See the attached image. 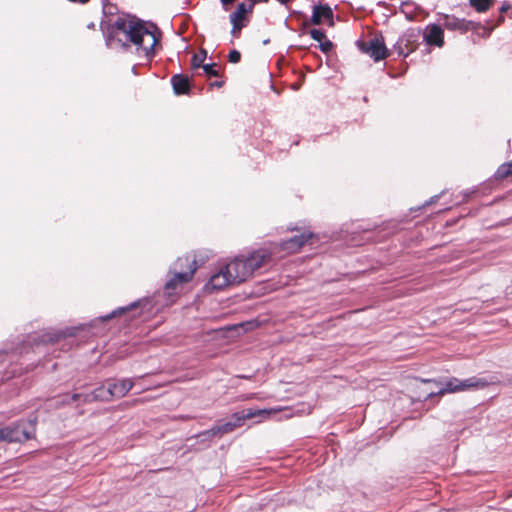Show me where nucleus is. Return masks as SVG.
<instances>
[{"instance_id":"obj_1","label":"nucleus","mask_w":512,"mask_h":512,"mask_svg":"<svg viewBox=\"0 0 512 512\" xmlns=\"http://www.w3.org/2000/svg\"><path fill=\"white\" fill-rule=\"evenodd\" d=\"M154 30H150L145 23L135 16L123 14L115 21L106 24L101 23V29L108 47L113 42H118L123 48L135 45L136 53L143 55L147 60L155 56V47L160 42L161 32L158 27L151 24Z\"/></svg>"},{"instance_id":"obj_2","label":"nucleus","mask_w":512,"mask_h":512,"mask_svg":"<svg viewBox=\"0 0 512 512\" xmlns=\"http://www.w3.org/2000/svg\"><path fill=\"white\" fill-rule=\"evenodd\" d=\"M274 262L273 252L268 248H259L247 257L237 256L225 265L227 273L235 284L245 282L253 273L264 266Z\"/></svg>"},{"instance_id":"obj_3","label":"nucleus","mask_w":512,"mask_h":512,"mask_svg":"<svg viewBox=\"0 0 512 512\" xmlns=\"http://www.w3.org/2000/svg\"><path fill=\"white\" fill-rule=\"evenodd\" d=\"M79 330L78 327H67L65 329L55 330L43 332L41 334H35L28 336L27 340L18 344L14 347L10 352V358L21 356L23 354H27L30 351L34 350V348L40 347V345H46L49 343H55L60 341L61 339H65L68 337H74Z\"/></svg>"},{"instance_id":"obj_4","label":"nucleus","mask_w":512,"mask_h":512,"mask_svg":"<svg viewBox=\"0 0 512 512\" xmlns=\"http://www.w3.org/2000/svg\"><path fill=\"white\" fill-rule=\"evenodd\" d=\"M38 416L35 413L27 419H19L4 427H0V441L8 443H23L33 439L36 433Z\"/></svg>"},{"instance_id":"obj_5","label":"nucleus","mask_w":512,"mask_h":512,"mask_svg":"<svg viewBox=\"0 0 512 512\" xmlns=\"http://www.w3.org/2000/svg\"><path fill=\"white\" fill-rule=\"evenodd\" d=\"M270 411L266 409H243L233 413L226 421L221 419L210 428V434L217 435V438H222L226 434L234 432L236 429L242 427L249 419L260 416L270 415Z\"/></svg>"},{"instance_id":"obj_6","label":"nucleus","mask_w":512,"mask_h":512,"mask_svg":"<svg viewBox=\"0 0 512 512\" xmlns=\"http://www.w3.org/2000/svg\"><path fill=\"white\" fill-rule=\"evenodd\" d=\"M425 383H434L439 386L438 391H432L427 394L424 401L433 399L436 396H443L446 393H455L475 388H484L488 385L485 379L470 377L465 380H459L456 377H451L445 381L437 379H423Z\"/></svg>"},{"instance_id":"obj_7","label":"nucleus","mask_w":512,"mask_h":512,"mask_svg":"<svg viewBox=\"0 0 512 512\" xmlns=\"http://www.w3.org/2000/svg\"><path fill=\"white\" fill-rule=\"evenodd\" d=\"M197 270L196 260L191 256L179 257L169 270L172 277L165 283L164 289L170 295L178 285L189 282Z\"/></svg>"},{"instance_id":"obj_8","label":"nucleus","mask_w":512,"mask_h":512,"mask_svg":"<svg viewBox=\"0 0 512 512\" xmlns=\"http://www.w3.org/2000/svg\"><path fill=\"white\" fill-rule=\"evenodd\" d=\"M106 385H100L91 392L88 393H74L72 395H66L62 403L70 404L72 402H82V403H93V402H109L113 397V392L111 390L110 380H107Z\"/></svg>"},{"instance_id":"obj_9","label":"nucleus","mask_w":512,"mask_h":512,"mask_svg":"<svg viewBox=\"0 0 512 512\" xmlns=\"http://www.w3.org/2000/svg\"><path fill=\"white\" fill-rule=\"evenodd\" d=\"M357 46L361 52L368 54L375 62L386 59L390 55L382 35L375 36L368 42L357 41Z\"/></svg>"},{"instance_id":"obj_10","label":"nucleus","mask_w":512,"mask_h":512,"mask_svg":"<svg viewBox=\"0 0 512 512\" xmlns=\"http://www.w3.org/2000/svg\"><path fill=\"white\" fill-rule=\"evenodd\" d=\"M315 234L310 231H303L298 235H294L286 240L281 241L278 244H275L272 248L273 254L276 250L284 251L287 254H292L298 252L306 243L315 238Z\"/></svg>"},{"instance_id":"obj_11","label":"nucleus","mask_w":512,"mask_h":512,"mask_svg":"<svg viewBox=\"0 0 512 512\" xmlns=\"http://www.w3.org/2000/svg\"><path fill=\"white\" fill-rule=\"evenodd\" d=\"M324 0H318V4H313L312 6V15L309 20H306L303 23V26L306 27L309 24L312 25H321L324 20H326L329 26L334 25V12L329 4H323Z\"/></svg>"},{"instance_id":"obj_12","label":"nucleus","mask_w":512,"mask_h":512,"mask_svg":"<svg viewBox=\"0 0 512 512\" xmlns=\"http://www.w3.org/2000/svg\"><path fill=\"white\" fill-rule=\"evenodd\" d=\"M441 21V25L445 29L449 31H458L462 34L480 27V22L466 20L464 18H458L454 15L449 14H443L441 17Z\"/></svg>"},{"instance_id":"obj_13","label":"nucleus","mask_w":512,"mask_h":512,"mask_svg":"<svg viewBox=\"0 0 512 512\" xmlns=\"http://www.w3.org/2000/svg\"><path fill=\"white\" fill-rule=\"evenodd\" d=\"M255 5L256 1H252V3H238L236 10L229 15L230 22H235L247 27L250 23V16L253 13Z\"/></svg>"},{"instance_id":"obj_14","label":"nucleus","mask_w":512,"mask_h":512,"mask_svg":"<svg viewBox=\"0 0 512 512\" xmlns=\"http://www.w3.org/2000/svg\"><path fill=\"white\" fill-rule=\"evenodd\" d=\"M229 285H235L232 278L227 273L226 267H222L217 273L213 274L208 283L205 285V288L209 291H219L224 289Z\"/></svg>"},{"instance_id":"obj_15","label":"nucleus","mask_w":512,"mask_h":512,"mask_svg":"<svg viewBox=\"0 0 512 512\" xmlns=\"http://www.w3.org/2000/svg\"><path fill=\"white\" fill-rule=\"evenodd\" d=\"M171 85L176 95H188L191 92V78L186 74H175L171 77Z\"/></svg>"},{"instance_id":"obj_16","label":"nucleus","mask_w":512,"mask_h":512,"mask_svg":"<svg viewBox=\"0 0 512 512\" xmlns=\"http://www.w3.org/2000/svg\"><path fill=\"white\" fill-rule=\"evenodd\" d=\"M423 41L429 45L442 47L444 45V32L440 25L431 24L427 27V32L422 36Z\"/></svg>"},{"instance_id":"obj_17","label":"nucleus","mask_w":512,"mask_h":512,"mask_svg":"<svg viewBox=\"0 0 512 512\" xmlns=\"http://www.w3.org/2000/svg\"><path fill=\"white\" fill-rule=\"evenodd\" d=\"M111 390L114 398L124 397L134 386L132 379L123 378L112 382L110 380Z\"/></svg>"},{"instance_id":"obj_18","label":"nucleus","mask_w":512,"mask_h":512,"mask_svg":"<svg viewBox=\"0 0 512 512\" xmlns=\"http://www.w3.org/2000/svg\"><path fill=\"white\" fill-rule=\"evenodd\" d=\"M420 38V28H410L401 36L402 41L405 43V47L409 49L411 53L417 49Z\"/></svg>"},{"instance_id":"obj_19","label":"nucleus","mask_w":512,"mask_h":512,"mask_svg":"<svg viewBox=\"0 0 512 512\" xmlns=\"http://www.w3.org/2000/svg\"><path fill=\"white\" fill-rule=\"evenodd\" d=\"M505 20L503 15H499L497 17L496 22L493 20H487L485 24H482L480 22V27L477 29L471 30L472 32L476 33L479 37L487 38L490 36L491 32L501 23H503Z\"/></svg>"},{"instance_id":"obj_20","label":"nucleus","mask_w":512,"mask_h":512,"mask_svg":"<svg viewBox=\"0 0 512 512\" xmlns=\"http://www.w3.org/2000/svg\"><path fill=\"white\" fill-rule=\"evenodd\" d=\"M496 180H503L506 178H512V160L507 163L501 164L494 175Z\"/></svg>"},{"instance_id":"obj_21","label":"nucleus","mask_w":512,"mask_h":512,"mask_svg":"<svg viewBox=\"0 0 512 512\" xmlns=\"http://www.w3.org/2000/svg\"><path fill=\"white\" fill-rule=\"evenodd\" d=\"M496 0H469V4L477 12L482 13L487 11Z\"/></svg>"},{"instance_id":"obj_22","label":"nucleus","mask_w":512,"mask_h":512,"mask_svg":"<svg viewBox=\"0 0 512 512\" xmlns=\"http://www.w3.org/2000/svg\"><path fill=\"white\" fill-rule=\"evenodd\" d=\"M207 57V51L204 48H201L199 53L194 54L191 58V68L196 70L201 68L205 63V59Z\"/></svg>"},{"instance_id":"obj_23","label":"nucleus","mask_w":512,"mask_h":512,"mask_svg":"<svg viewBox=\"0 0 512 512\" xmlns=\"http://www.w3.org/2000/svg\"><path fill=\"white\" fill-rule=\"evenodd\" d=\"M140 301H135L133 303H131L130 305L126 306V307H119L117 308L116 310L112 311L110 314H107L105 316L102 317V320L103 321H108L114 317H116L117 315H120V314H123L133 308H136L138 307Z\"/></svg>"},{"instance_id":"obj_24","label":"nucleus","mask_w":512,"mask_h":512,"mask_svg":"<svg viewBox=\"0 0 512 512\" xmlns=\"http://www.w3.org/2000/svg\"><path fill=\"white\" fill-rule=\"evenodd\" d=\"M392 52L397 53L399 57H407L411 53L410 50L405 47V43L402 41L401 37H399L397 42L393 45Z\"/></svg>"},{"instance_id":"obj_25","label":"nucleus","mask_w":512,"mask_h":512,"mask_svg":"<svg viewBox=\"0 0 512 512\" xmlns=\"http://www.w3.org/2000/svg\"><path fill=\"white\" fill-rule=\"evenodd\" d=\"M218 67V63H208L204 64L201 68L208 77H220V72L217 69Z\"/></svg>"},{"instance_id":"obj_26","label":"nucleus","mask_w":512,"mask_h":512,"mask_svg":"<svg viewBox=\"0 0 512 512\" xmlns=\"http://www.w3.org/2000/svg\"><path fill=\"white\" fill-rule=\"evenodd\" d=\"M309 34L313 40L318 41L319 43L326 38L325 32L321 29H311Z\"/></svg>"},{"instance_id":"obj_27","label":"nucleus","mask_w":512,"mask_h":512,"mask_svg":"<svg viewBox=\"0 0 512 512\" xmlns=\"http://www.w3.org/2000/svg\"><path fill=\"white\" fill-rule=\"evenodd\" d=\"M210 433V429H208L198 433L195 437L200 439L201 442H207L209 444L214 437H217V435H212Z\"/></svg>"},{"instance_id":"obj_28","label":"nucleus","mask_w":512,"mask_h":512,"mask_svg":"<svg viewBox=\"0 0 512 512\" xmlns=\"http://www.w3.org/2000/svg\"><path fill=\"white\" fill-rule=\"evenodd\" d=\"M333 46V43L326 38L319 43V49L323 53H329L333 49Z\"/></svg>"},{"instance_id":"obj_29","label":"nucleus","mask_w":512,"mask_h":512,"mask_svg":"<svg viewBox=\"0 0 512 512\" xmlns=\"http://www.w3.org/2000/svg\"><path fill=\"white\" fill-rule=\"evenodd\" d=\"M230 23L232 24V29H231L232 37L239 38L241 35L242 29L245 28L246 26H242L241 24H238L235 22H230Z\"/></svg>"},{"instance_id":"obj_30","label":"nucleus","mask_w":512,"mask_h":512,"mask_svg":"<svg viewBox=\"0 0 512 512\" xmlns=\"http://www.w3.org/2000/svg\"><path fill=\"white\" fill-rule=\"evenodd\" d=\"M241 60V53L238 50H231L228 54V61L236 64Z\"/></svg>"},{"instance_id":"obj_31","label":"nucleus","mask_w":512,"mask_h":512,"mask_svg":"<svg viewBox=\"0 0 512 512\" xmlns=\"http://www.w3.org/2000/svg\"><path fill=\"white\" fill-rule=\"evenodd\" d=\"M236 0H220L222 7L225 11H228L230 9V6L234 4Z\"/></svg>"},{"instance_id":"obj_32","label":"nucleus","mask_w":512,"mask_h":512,"mask_svg":"<svg viewBox=\"0 0 512 512\" xmlns=\"http://www.w3.org/2000/svg\"><path fill=\"white\" fill-rule=\"evenodd\" d=\"M511 8V5L509 2H504L502 6L499 8L500 15L507 12Z\"/></svg>"},{"instance_id":"obj_33","label":"nucleus","mask_w":512,"mask_h":512,"mask_svg":"<svg viewBox=\"0 0 512 512\" xmlns=\"http://www.w3.org/2000/svg\"><path fill=\"white\" fill-rule=\"evenodd\" d=\"M224 84H225V82L223 80L214 81V82L210 83V87L221 88L222 86H224Z\"/></svg>"},{"instance_id":"obj_34","label":"nucleus","mask_w":512,"mask_h":512,"mask_svg":"<svg viewBox=\"0 0 512 512\" xmlns=\"http://www.w3.org/2000/svg\"><path fill=\"white\" fill-rule=\"evenodd\" d=\"M292 14H294V15H296V16H298V17H306V15H305L303 12H301V11H296V10H294V11L292 12Z\"/></svg>"},{"instance_id":"obj_35","label":"nucleus","mask_w":512,"mask_h":512,"mask_svg":"<svg viewBox=\"0 0 512 512\" xmlns=\"http://www.w3.org/2000/svg\"><path fill=\"white\" fill-rule=\"evenodd\" d=\"M438 199H439V195L433 196V197H431V199L428 202V204L435 203Z\"/></svg>"},{"instance_id":"obj_36","label":"nucleus","mask_w":512,"mask_h":512,"mask_svg":"<svg viewBox=\"0 0 512 512\" xmlns=\"http://www.w3.org/2000/svg\"><path fill=\"white\" fill-rule=\"evenodd\" d=\"M278 2H280L281 4L287 6L292 0H277Z\"/></svg>"},{"instance_id":"obj_37","label":"nucleus","mask_w":512,"mask_h":512,"mask_svg":"<svg viewBox=\"0 0 512 512\" xmlns=\"http://www.w3.org/2000/svg\"><path fill=\"white\" fill-rule=\"evenodd\" d=\"M269 43H270V39L269 38L263 40V45H268Z\"/></svg>"},{"instance_id":"obj_38","label":"nucleus","mask_w":512,"mask_h":512,"mask_svg":"<svg viewBox=\"0 0 512 512\" xmlns=\"http://www.w3.org/2000/svg\"><path fill=\"white\" fill-rule=\"evenodd\" d=\"M17 373H18V374H21V372H18V371H17V370H15V369H14V370H12V372H11L12 376H15Z\"/></svg>"},{"instance_id":"obj_39","label":"nucleus","mask_w":512,"mask_h":512,"mask_svg":"<svg viewBox=\"0 0 512 512\" xmlns=\"http://www.w3.org/2000/svg\"><path fill=\"white\" fill-rule=\"evenodd\" d=\"M132 72H133V74L137 75L136 66L132 67Z\"/></svg>"},{"instance_id":"obj_40","label":"nucleus","mask_w":512,"mask_h":512,"mask_svg":"<svg viewBox=\"0 0 512 512\" xmlns=\"http://www.w3.org/2000/svg\"><path fill=\"white\" fill-rule=\"evenodd\" d=\"M94 26H95V25H94V23H93V22H91L87 27H88V28H90V29H92V28H94Z\"/></svg>"},{"instance_id":"obj_41","label":"nucleus","mask_w":512,"mask_h":512,"mask_svg":"<svg viewBox=\"0 0 512 512\" xmlns=\"http://www.w3.org/2000/svg\"><path fill=\"white\" fill-rule=\"evenodd\" d=\"M288 230L294 231V230H298V229L296 227H289Z\"/></svg>"},{"instance_id":"obj_42","label":"nucleus","mask_w":512,"mask_h":512,"mask_svg":"<svg viewBox=\"0 0 512 512\" xmlns=\"http://www.w3.org/2000/svg\"><path fill=\"white\" fill-rule=\"evenodd\" d=\"M509 381H510V383L512 384V378H511Z\"/></svg>"}]
</instances>
